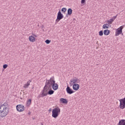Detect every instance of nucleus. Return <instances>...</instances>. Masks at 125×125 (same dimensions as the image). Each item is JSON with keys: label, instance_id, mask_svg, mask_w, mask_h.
Masks as SVG:
<instances>
[{"label": "nucleus", "instance_id": "f03ea898", "mask_svg": "<svg viewBox=\"0 0 125 125\" xmlns=\"http://www.w3.org/2000/svg\"><path fill=\"white\" fill-rule=\"evenodd\" d=\"M8 113H9V109H6L3 106L0 107V118H4V117H6V116L8 115Z\"/></svg>", "mask_w": 125, "mask_h": 125}, {"label": "nucleus", "instance_id": "f704fd0d", "mask_svg": "<svg viewBox=\"0 0 125 125\" xmlns=\"http://www.w3.org/2000/svg\"><path fill=\"white\" fill-rule=\"evenodd\" d=\"M42 28H43V25L42 26Z\"/></svg>", "mask_w": 125, "mask_h": 125}, {"label": "nucleus", "instance_id": "f8f14e48", "mask_svg": "<svg viewBox=\"0 0 125 125\" xmlns=\"http://www.w3.org/2000/svg\"><path fill=\"white\" fill-rule=\"evenodd\" d=\"M73 13V10L72 8H68L67 10V13L66 15V17H68V16H71Z\"/></svg>", "mask_w": 125, "mask_h": 125}, {"label": "nucleus", "instance_id": "9d476101", "mask_svg": "<svg viewBox=\"0 0 125 125\" xmlns=\"http://www.w3.org/2000/svg\"><path fill=\"white\" fill-rule=\"evenodd\" d=\"M73 89L77 91L80 89V85L78 83L73 84Z\"/></svg>", "mask_w": 125, "mask_h": 125}, {"label": "nucleus", "instance_id": "c9c22d12", "mask_svg": "<svg viewBox=\"0 0 125 125\" xmlns=\"http://www.w3.org/2000/svg\"><path fill=\"white\" fill-rule=\"evenodd\" d=\"M33 120H35V118H33Z\"/></svg>", "mask_w": 125, "mask_h": 125}, {"label": "nucleus", "instance_id": "ddd939ff", "mask_svg": "<svg viewBox=\"0 0 125 125\" xmlns=\"http://www.w3.org/2000/svg\"><path fill=\"white\" fill-rule=\"evenodd\" d=\"M59 87V85L58 84L55 83L52 85V87L53 90H57L58 89V87Z\"/></svg>", "mask_w": 125, "mask_h": 125}, {"label": "nucleus", "instance_id": "a878e982", "mask_svg": "<svg viewBox=\"0 0 125 125\" xmlns=\"http://www.w3.org/2000/svg\"><path fill=\"white\" fill-rule=\"evenodd\" d=\"M7 67H8V65H7L6 64L3 65V68L4 69H6V68H7Z\"/></svg>", "mask_w": 125, "mask_h": 125}, {"label": "nucleus", "instance_id": "aec40b11", "mask_svg": "<svg viewBox=\"0 0 125 125\" xmlns=\"http://www.w3.org/2000/svg\"><path fill=\"white\" fill-rule=\"evenodd\" d=\"M54 93V91L52 89H49L48 90V94L49 95H52Z\"/></svg>", "mask_w": 125, "mask_h": 125}, {"label": "nucleus", "instance_id": "4468645a", "mask_svg": "<svg viewBox=\"0 0 125 125\" xmlns=\"http://www.w3.org/2000/svg\"><path fill=\"white\" fill-rule=\"evenodd\" d=\"M29 41L31 42H36V38L33 36H30L29 37Z\"/></svg>", "mask_w": 125, "mask_h": 125}, {"label": "nucleus", "instance_id": "c85d7f7f", "mask_svg": "<svg viewBox=\"0 0 125 125\" xmlns=\"http://www.w3.org/2000/svg\"><path fill=\"white\" fill-rule=\"evenodd\" d=\"M117 16H118V15H117L115 16H114L112 19L114 20H115V19H116L117 18Z\"/></svg>", "mask_w": 125, "mask_h": 125}, {"label": "nucleus", "instance_id": "412c9836", "mask_svg": "<svg viewBox=\"0 0 125 125\" xmlns=\"http://www.w3.org/2000/svg\"><path fill=\"white\" fill-rule=\"evenodd\" d=\"M103 29H109V24L105 23L103 26Z\"/></svg>", "mask_w": 125, "mask_h": 125}, {"label": "nucleus", "instance_id": "f257e3e1", "mask_svg": "<svg viewBox=\"0 0 125 125\" xmlns=\"http://www.w3.org/2000/svg\"><path fill=\"white\" fill-rule=\"evenodd\" d=\"M61 110L59 107L57 106V107L54 108L52 111V117L54 118V119H57L58 116L60 115V112Z\"/></svg>", "mask_w": 125, "mask_h": 125}, {"label": "nucleus", "instance_id": "6e6552de", "mask_svg": "<svg viewBox=\"0 0 125 125\" xmlns=\"http://www.w3.org/2000/svg\"><path fill=\"white\" fill-rule=\"evenodd\" d=\"M63 18H64V16L63 15V14H62L61 11L60 10L58 13L57 19L60 21L62 19H63Z\"/></svg>", "mask_w": 125, "mask_h": 125}, {"label": "nucleus", "instance_id": "393cba45", "mask_svg": "<svg viewBox=\"0 0 125 125\" xmlns=\"http://www.w3.org/2000/svg\"><path fill=\"white\" fill-rule=\"evenodd\" d=\"M99 36H102L103 35V30H101L99 32Z\"/></svg>", "mask_w": 125, "mask_h": 125}, {"label": "nucleus", "instance_id": "2f4dec72", "mask_svg": "<svg viewBox=\"0 0 125 125\" xmlns=\"http://www.w3.org/2000/svg\"><path fill=\"white\" fill-rule=\"evenodd\" d=\"M28 115H31V112H28Z\"/></svg>", "mask_w": 125, "mask_h": 125}, {"label": "nucleus", "instance_id": "c756f323", "mask_svg": "<svg viewBox=\"0 0 125 125\" xmlns=\"http://www.w3.org/2000/svg\"><path fill=\"white\" fill-rule=\"evenodd\" d=\"M48 89L49 90L50 88H51V86H52V85H51V84H49V85H48Z\"/></svg>", "mask_w": 125, "mask_h": 125}, {"label": "nucleus", "instance_id": "6ab92c4d", "mask_svg": "<svg viewBox=\"0 0 125 125\" xmlns=\"http://www.w3.org/2000/svg\"><path fill=\"white\" fill-rule=\"evenodd\" d=\"M31 104H32V99H29L28 100H27L26 102L27 107H29Z\"/></svg>", "mask_w": 125, "mask_h": 125}, {"label": "nucleus", "instance_id": "a211bd4d", "mask_svg": "<svg viewBox=\"0 0 125 125\" xmlns=\"http://www.w3.org/2000/svg\"><path fill=\"white\" fill-rule=\"evenodd\" d=\"M110 30L108 29H105L104 31V36H108L110 34Z\"/></svg>", "mask_w": 125, "mask_h": 125}, {"label": "nucleus", "instance_id": "5701e85b", "mask_svg": "<svg viewBox=\"0 0 125 125\" xmlns=\"http://www.w3.org/2000/svg\"><path fill=\"white\" fill-rule=\"evenodd\" d=\"M45 42L47 44H49V43H50V42H51V41L47 39V40H45Z\"/></svg>", "mask_w": 125, "mask_h": 125}, {"label": "nucleus", "instance_id": "39448f33", "mask_svg": "<svg viewBox=\"0 0 125 125\" xmlns=\"http://www.w3.org/2000/svg\"><path fill=\"white\" fill-rule=\"evenodd\" d=\"M80 82L81 80H80V79L77 78L76 77H74L73 79L70 80L69 84H70V86H72L73 84L79 83H80Z\"/></svg>", "mask_w": 125, "mask_h": 125}, {"label": "nucleus", "instance_id": "bb28decb", "mask_svg": "<svg viewBox=\"0 0 125 125\" xmlns=\"http://www.w3.org/2000/svg\"><path fill=\"white\" fill-rule=\"evenodd\" d=\"M59 21H60V20H58V19H56V21L55 22V25H56V24H57L58 23V22H59Z\"/></svg>", "mask_w": 125, "mask_h": 125}, {"label": "nucleus", "instance_id": "b1692460", "mask_svg": "<svg viewBox=\"0 0 125 125\" xmlns=\"http://www.w3.org/2000/svg\"><path fill=\"white\" fill-rule=\"evenodd\" d=\"M113 21H114V20L111 18L110 20L107 21V23H109L110 24H111V23H113Z\"/></svg>", "mask_w": 125, "mask_h": 125}, {"label": "nucleus", "instance_id": "dca6fc26", "mask_svg": "<svg viewBox=\"0 0 125 125\" xmlns=\"http://www.w3.org/2000/svg\"><path fill=\"white\" fill-rule=\"evenodd\" d=\"M118 125H125V119H122L120 120Z\"/></svg>", "mask_w": 125, "mask_h": 125}, {"label": "nucleus", "instance_id": "cd10ccee", "mask_svg": "<svg viewBox=\"0 0 125 125\" xmlns=\"http://www.w3.org/2000/svg\"><path fill=\"white\" fill-rule=\"evenodd\" d=\"M81 3L82 4H83L84 3H85V0H81Z\"/></svg>", "mask_w": 125, "mask_h": 125}, {"label": "nucleus", "instance_id": "7c9ffc66", "mask_svg": "<svg viewBox=\"0 0 125 125\" xmlns=\"http://www.w3.org/2000/svg\"><path fill=\"white\" fill-rule=\"evenodd\" d=\"M52 110V109H51V108H50L49 109L48 111H49V112H51Z\"/></svg>", "mask_w": 125, "mask_h": 125}, {"label": "nucleus", "instance_id": "f3484780", "mask_svg": "<svg viewBox=\"0 0 125 125\" xmlns=\"http://www.w3.org/2000/svg\"><path fill=\"white\" fill-rule=\"evenodd\" d=\"M32 82V80H29L26 84L23 86L24 88H28V86L30 85V83Z\"/></svg>", "mask_w": 125, "mask_h": 125}, {"label": "nucleus", "instance_id": "423d86ee", "mask_svg": "<svg viewBox=\"0 0 125 125\" xmlns=\"http://www.w3.org/2000/svg\"><path fill=\"white\" fill-rule=\"evenodd\" d=\"M55 83V80H54V77H51L50 80H46L45 85H48L49 84H51L52 85Z\"/></svg>", "mask_w": 125, "mask_h": 125}, {"label": "nucleus", "instance_id": "9b49d317", "mask_svg": "<svg viewBox=\"0 0 125 125\" xmlns=\"http://www.w3.org/2000/svg\"><path fill=\"white\" fill-rule=\"evenodd\" d=\"M60 102L62 104H68V100L67 99H64L62 98L60 99Z\"/></svg>", "mask_w": 125, "mask_h": 125}, {"label": "nucleus", "instance_id": "72a5a7b5", "mask_svg": "<svg viewBox=\"0 0 125 125\" xmlns=\"http://www.w3.org/2000/svg\"><path fill=\"white\" fill-rule=\"evenodd\" d=\"M41 125H43V124L42 123H41Z\"/></svg>", "mask_w": 125, "mask_h": 125}, {"label": "nucleus", "instance_id": "2eb2a0df", "mask_svg": "<svg viewBox=\"0 0 125 125\" xmlns=\"http://www.w3.org/2000/svg\"><path fill=\"white\" fill-rule=\"evenodd\" d=\"M7 106H8V104L6 102L4 103L3 104L0 105V107H3V108H5V109H9Z\"/></svg>", "mask_w": 125, "mask_h": 125}, {"label": "nucleus", "instance_id": "20e7f679", "mask_svg": "<svg viewBox=\"0 0 125 125\" xmlns=\"http://www.w3.org/2000/svg\"><path fill=\"white\" fill-rule=\"evenodd\" d=\"M123 29H124V25L120 26L119 28L116 29V31L115 32V37H118L120 36V35H124V33H123Z\"/></svg>", "mask_w": 125, "mask_h": 125}, {"label": "nucleus", "instance_id": "7ed1b4c3", "mask_svg": "<svg viewBox=\"0 0 125 125\" xmlns=\"http://www.w3.org/2000/svg\"><path fill=\"white\" fill-rule=\"evenodd\" d=\"M48 86L45 84L43 89L41 91L40 97H44L48 95Z\"/></svg>", "mask_w": 125, "mask_h": 125}, {"label": "nucleus", "instance_id": "1a4fd4ad", "mask_svg": "<svg viewBox=\"0 0 125 125\" xmlns=\"http://www.w3.org/2000/svg\"><path fill=\"white\" fill-rule=\"evenodd\" d=\"M66 91L67 93H68V94H73V93L75 92V91H74V90H73V89H72L69 86H67Z\"/></svg>", "mask_w": 125, "mask_h": 125}, {"label": "nucleus", "instance_id": "473e14b6", "mask_svg": "<svg viewBox=\"0 0 125 125\" xmlns=\"http://www.w3.org/2000/svg\"><path fill=\"white\" fill-rule=\"evenodd\" d=\"M33 36H34V37H35L36 38L37 37V35H34Z\"/></svg>", "mask_w": 125, "mask_h": 125}, {"label": "nucleus", "instance_id": "0eeeda50", "mask_svg": "<svg viewBox=\"0 0 125 125\" xmlns=\"http://www.w3.org/2000/svg\"><path fill=\"white\" fill-rule=\"evenodd\" d=\"M16 109L18 112H23L25 110V107L22 104H18L16 106Z\"/></svg>", "mask_w": 125, "mask_h": 125}, {"label": "nucleus", "instance_id": "4be33fe9", "mask_svg": "<svg viewBox=\"0 0 125 125\" xmlns=\"http://www.w3.org/2000/svg\"><path fill=\"white\" fill-rule=\"evenodd\" d=\"M61 11L63 13H65L66 12V11H67V8H62Z\"/></svg>", "mask_w": 125, "mask_h": 125}]
</instances>
